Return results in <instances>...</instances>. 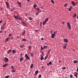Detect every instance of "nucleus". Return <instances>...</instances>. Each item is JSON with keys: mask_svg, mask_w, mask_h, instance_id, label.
<instances>
[{"mask_svg": "<svg viewBox=\"0 0 78 78\" xmlns=\"http://www.w3.org/2000/svg\"><path fill=\"white\" fill-rule=\"evenodd\" d=\"M67 25L69 30H71V26H70V23H69V22H68L67 23Z\"/></svg>", "mask_w": 78, "mask_h": 78, "instance_id": "f257e3e1", "label": "nucleus"}, {"mask_svg": "<svg viewBox=\"0 0 78 78\" xmlns=\"http://www.w3.org/2000/svg\"><path fill=\"white\" fill-rule=\"evenodd\" d=\"M71 4L73 6L76 5V2H74L73 1L72 2Z\"/></svg>", "mask_w": 78, "mask_h": 78, "instance_id": "f03ea898", "label": "nucleus"}, {"mask_svg": "<svg viewBox=\"0 0 78 78\" xmlns=\"http://www.w3.org/2000/svg\"><path fill=\"white\" fill-rule=\"evenodd\" d=\"M25 57L27 59H30V58L28 56V54H27L25 55Z\"/></svg>", "mask_w": 78, "mask_h": 78, "instance_id": "7ed1b4c3", "label": "nucleus"}, {"mask_svg": "<svg viewBox=\"0 0 78 78\" xmlns=\"http://www.w3.org/2000/svg\"><path fill=\"white\" fill-rule=\"evenodd\" d=\"M5 59H4V61H5V62H8V58H7L5 57Z\"/></svg>", "mask_w": 78, "mask_h": 78, "instance_id": "20e7f679", "label": "nucleus"}, {"mask_svg": "<svg viewBox=\"0 0 78 78\" xmlns=\"http://www.w3.org/2000/svg\"><path fill=\"white\" fill-rule=\"evenodd\" d=\"M55 35L56 34H52L51 36V38H54L55 36Z\"/></svg>", "mask_w": 78, "mask_h": 78, "instance_id": "39448f33", "label": "nucleus"}, {"mask_svg": "<svg viewBox=\"0 0 78 78\" xmlns=\"http://www.w3.org/2000/svg\"><path fill=\"white\" fill-rule=\"evenodd\" d=\"M8 64H4L2 66V67H6L8 66Z\"/></svg>", "mask_w": 78, "mask_h": 78, "instance_id": "423d86ee", "label": "nucleus"}, {"mask_svg": "<svg viewBox=\"0 0 78 78\" xmlns=\"http://www.w3.org/2000/svg\"><path fill=\"white\" fill-rule=\"evenodd\" d=\"M18 17H19V16H16V15H14V17L15 18V19H18V18H19Z\"/></svg>", "mask_w": 78, "mask_h": 78, "instance_id": "0eeeda50", "label": "nucleus"}, {"mask_svg": "<svg viewBox=\"0 0 78 78\" xmlns=\"http://www.w3.org/2000/svg\"><path fill=\"white\" fill-rule=\"evenodd\" d=\"M17 3L19 4V6H20V7H21V3H20V2L18 1H17Z\"/></svg>", "mask_w": 78, "mask_h": 78, "instance_id": "6e6552de", "label": "nucleus"}, {"mask_svg": "<svg viewBox=\"0 0 78 78\" xmlns=\"http://www.w3.org/2000/svg\"><path fill=\"white\" fill-rule=\"evenodd\" d=\"M64 41H65V42H68V39H64Z\"/></svg>", "mask_w": 78, "mask_h": 78, "instance_id": "1a4fd4ad", "label": "nucleus"}, {"mask_svg": "<svg viewBox=\"0 0 78 78\" xmlns=\"http://www.w3.org/2000/svg\"><path fill=\"white\" fill-rule=\"evenodd\" d=\"M48 18H46L45 20V22L46 23H47V22H48Z\"/></svg>", "mask_w": 78, "mask_h": 78, "instance_id": "9d476101", "label": "nucleus"}, {"mask_svg": "<svg viewBox=\"0 0 78 78\" xmlns=\"http://www.w3.org/2000/svg\"><path fill=\"white\" fill-rule=\"evenodd\" d=\"M33 6H34V8H36V7H37V5L35 4Z\"/></svg>", "mask_w": 78, "mask_h": 78, "instance_id": "9b49d317", "label": "nucleus"}, {"mask_svg": "<svg viewBox=\"0 0 78 78\" xmlns=\"http://www.w3.org/2000/svg\"><path fill=\"white\" fill-rule=\"evenodd\" d=\"M35 9H36L37 11H39L40 10V9H39V8H37Z\"/></svg>", "mask_w": 78, "mask_h": 78, "instance_id": "f8f14e48", "label": "nucleus"}, {"mask_svg": "<svg viewBox=\"0 0 78 78\" xmlns=\"http://www.w3.org/2000/svg\"><path fill=\"white\" fill-rule=\"evenodd\" d=\"M5 3L6 5L7 6H9V3L7 2H5Z\"/></svg>", "mask_w": 78, "mask_h": 78, "instance_id": "ddd939ff", "label": "nucleus"}, {"mask_svg": "<svg viewBox=\"0 0 78 78\" xmlns=\"http://www.w3.org/2000/svg\"><path fill=\"white\" fill-rule=\"evenodd\" d=\"M33 64H31L30 66V68L33 69Z\"/></svg>", "mask_w": 78, "mask_h": 78, "instance_id": "4468645a", "label": "nucleus"}, {"mask_svg": "<svg viewBox=\"0 0 78 78\" xmlns=\"http://www.w3.org/2000/svg\"><path fill=\"white\" fill-rule=\"evenodd\" d=\"M30 55L31 56H34V54L33 53H31L30 54Z\"/></svg>", "mask_w": 78, "mask_h": 78, "instance_id": "2eb2a0df", "label": "nucleus"}, {"mask_svg": "<svg viewBox=\"0 0 78 78\" xmlns=\"http://www.w3.org/2000/svg\"><path fill=\"white\" fill-rule=\"evenodd\" d=\"M73 62L74 63H75V64H76V63H77V62H78V61L76 60H74L73 61Z\"/></svg>", "mask_w": 78, "mask_h": 78, "instance_id": "dca6fc26", "label": "nucleus"}, {"mask_svg": "<svg viewBox=\"0 0 78 78\" xmlns=\"http://www.w3.org/2000/svg\"><path fill=\"white\" fill-rule=\"evenodd\" d=\"M8 39H9V38H6L5 40V42H8Z\"/></svg>", "mask_w": 78, "mask_h": 78, "instance_id": "f3484780", "label": "nucleus"}, {"mask_svg": "<svg viewBox=\"0 0 78 78\" xmlns=\"http://www.w3.org/2000/svg\"><path fill=\"white\" fill-rule=\"evenodd\" d=\"M16 71V69H13L11 71L12 72H15Z\"/></svg>", "mask_w": 78, "mask_h": 78, "instance_id": "a211bd4d", "label": "nucleus"}, {"mask_svg": "<svg viewBox=\"0 0 78 78\" xmlns=\"http://www.w3.org/2000/svg\"><path fill=\"white\" fill-rule=\"evenodd\" d=\"M48 55L47 56L44 58V60H46L47 59V58H48Z\"/></svg>", "mask_w": 78, "mask_h": 78, "instance_id": "6ab92c4d", "label": "nucleus"}, {"mask_svg": "<svg viewBox=\"0 0 78 78\" xmlns=\"http://www.w3.org/2000/svg\"><path fill=\"white\" fill-rule=\"evenodd\" d=\"M38 73V71H36L35 72V75H37V74Z\"/></svg>", "mask_w": 78, "mask_h": 78, "instance_id": "aec40b11", "label": "nucleus"}, {"mask_svg": "<svg viewBox=\"0 0 78 78\" xmlns=\"http://www.w3.org/2000/svg\"><path fill=\"white\" fill-rule=\"evenodd\" d=\"M12 53H16V51H15V50H13L12 51Z\"/></svg>", "mask_w": 78, "mask_h": 78, "instance_id": "412c9836", "label": "nucleus"}, {"mask_svg": "<svg viewBox=\"0 0 78 78\" xmlns=\"http://www.w3.org/2000/svg\"><path fill=\"white\" fill-rule=\"evenodd\" d=\"M23 57H22L21 58H20V61H23Z\"/></svg>", "mask_w": 78, "mask_h": 78, "instance_id": "4be33fe9", "label": "nucleus"}, {"mask_svg": "<svg viewBox=\"0 0 78 78\" xmlns=\"http://www.w3.org/2000/svg\"><path fill=\"white\" fill-rule=\"evenodd\" d=\"M41 60H43L44 59V57L43 56H41Z\"/></svg>", "mask_w": 78, "mask_h": 78, "instance_id": "5701e85b", "label": "nucleus"}, {"mask_svg": "<svg viewBox=\"0 0 78 78\" xmlns=\"http://www.w3.org/2000/svg\"><path fill=\"white\" fill-rule=\"evenodd\" d=\"M18 20H22V18L20 17H18Z\"/></svg>", "mask_w": 78, "mask_h": 78, "instance_id": "b1692460", "label": "nucleus"}, {"mask_svg": "<svg viewBox=\"0 0 78 78\" xmlns=\"http://www.w3.org/2000/svg\"><path fill=\"white\" fill-rule=\"evenodd\" d=\"M39 12H37L36 14V16H37V15H38V14H39Z\"/></svg>", "mask_w": 78, "mask_h": 78, "instance_id": "393cba45", "label": "nucleus"}, {"mask_svg": "<svg viewBox=\"0 0 78 78\" xmlns=\"http://www.w3.org/2000/svg\"><path fill=\"white\" fill-rule=\"evenodd\" d=\"M22 41H27V39H23Z\"/></svg>", "mask_w": 78, "mask_h": 78, "instance_id": "a878e982", "label": "nucleus"}, {"mask_svg": "<svg viewBox=\"0 0 78 78\" xmlns=\"http://www.w3.org/2000/svg\"><path fill=\"white\" fill-rule=\"evenodd\" d=\"M15 9H16L13 8V9H11V11H12L13 10H15Z\"/></svg>", "mask_w": 78, "mask_h": 78, "instance_id": "bb28decb", "label": "nucleus"}, {"mask_svg": "<svg viewBox=\"0 0 78 78\" xmlns=\"http://www.w3.org/2000/svg\"><path fill=\"white\" fill-rule=\"evenodd\" d=\"M32 48V47H31V46H29V49L31 50V48Z\"/></svg>", "mask_w": 78, "mask_h": 78, "instance_id": "cd10ccee", "label": "nucleus"}, {"mask_svg": "<svg viewBox=\"0 0 78 78\" xmlns=\"http://www.w3.org/2000/svg\"><path fill=\"white\" fill-rule=\"evenodd\" d=\"M22 23H23V24H24V25H27V24H26V23H25L24 22L22 21Z\"/></svg>", "mask_w": 78, "mask_h": 78, "instance_id": "c85d7f7f", "label": "nucleus"}, {"mask_svg": "<svg viewBox=\"0 0 78 78\" xmlns=\"http://www.w3.org/2000/svg\"><path fill=\"white\" fill-rule=\"evenodd\" d=\"M9 77V75H8V76H6L5 78H8Z\"/></svg>", "mask_w": 78, "mask_h": 78, "instance_id": "c756f323", "label": "nucleus"}, {"mask_svg": "<svg viewBox=\"0 0 78 78\" xmlns=\"http://www.w3.org/2000/svg\"><path fill=\"white\" fill-rule=\"evenodd\" d=\"M49 65H51V64H52V63L51 62H49Z\"/></svg>", "mask_w": 78, "mask_h": 78, "instance_id": "7c9ffc66", "label": "nucleus"}, {"mask_svg": "<svg viewBox=\"0 0 78 78\" xmlns=\"http://www.w3.org/2000/svg\"><path fill=\"white\" fill-rule=\"evenodd\" d=\"M51 2L52 3H53V4H54V3H55L54 2V1H53V0H51Z\"/></svg>", "mask_w": 78, "mask_h": 78, "instance_id": "2f4dec72", "label": "nucleus"}, {"mask_svg": "<svg viewBox=\"0 0 78 78\" xmlns=\"http://www.w3.org/2000/svg\"><path fill=\"white\" fill-rule=\"evenodd\" d=\"M11 68H12V70H14V66H11Z\"/></svg>", "mask_w": 78, "mask_h": 78, "instance_id": "473e14b6", "label": "nucleus"}, {"mask_svg": "<svg viewBox=\"0 0 78 78\" xmlns=\"http://www.w3.org/2000/svg\"><path fill=\"white\" fill-rule=\"evenodd\" d=\"M45 23H46V22L44 21L43 23V25H44L45 24Z\"/></svg>", "mask_w": 78, "mask_h": 78, "instance_id": "72a5a7b5", "label": "nucleus"}, {"mask_svg": "<svg viewBox=\"0 0 78 78\" xmlns=\"http://www.w3.org/2000/svg\"><path fill=\"white\" fill-rule=\"evenodd\" d=\"M29 19L30 20H33V19H32V18L31 17H29Z\"/></svg>", "mask_w": 78, "mask_h": 78, "instance_id": "f704fd0d", "label": "nucleus"}, {"mask_svg": "<svg viewBox=\"0 0 78 78\" xmlns=\"http://www.w3.org/2000/svg\"><path fill=\"white\" fill-rule=\"evenodd\" d=\"M47 48V46H44V48Z\"/></svg>", "mask_w": 78, "mask_h": 78, "instance_id": "c9c22d12", "label": "nucleus"}, {"mask_svg": "<svg viewBox=\"0 0 78 78\" xmlns=\"http://www.w3.org/2000/svg\"><path fill=\"white\" fill-rule=\"evenodd\" d=\"M44 47H42V46H41V50H44Z\"/></svg>", "mask_w": 78, "mask_h": 78, "instance_id": "e433bc0d", "label": "nucleus"}, {"mask_svg": "<svg viewBox=\"0 0 78 78\" xmlns=\"http://www.w3.org/2000/svg\"><path fill=\"white\" fill-rule=\"evenodd\" d=\"M66 69V68L65 67H63L62 68V69H63V70H65Z\"/></svg>", "mask_w": 78, "mask_h": 78, "instance_id": "4c0bfd02", "label": "nucleus"}, {"mask_svg": "<svg viewBox=\"0 0 78 78\" xmlns=\"http://www.w3.org/2000/svg\"><path fill=\"white\" fill-rule=\"evenodd\" d=\"M76 14H75L74 16H73V17H76Z\"/></svg>", "mask_w": 78, "mask_h": 78, "instance_id": "58836bf2", "label": "nucleus"}, {"mask_svg": "<svg viewBox=\"0 0 78 78\" xmlns=\"http://www.w3.org/2000/svg\"><path fill=\"white\" fill-rule=\"evenodd\" d=\"M57 33V31H55L54 32L53 34H55Z\"/></svg>", "mask_w": 78, "mask_h": 78, "instance_id": "ea45409f", "label": "nucleus"}, {"mask_svg": "<svg viewBox=\"0 0 78 78\" xmlns=\"http://www.w3.org/2000/svg\"><path fill=\"white\" fill-rule=\"evenodd\" d=\"M50 50H51L49 49L48 51V55L49 54V53H50Z\"/></svg>", "mask_w": 78, "mask_h": 78, "instance_id": "a19ab883", "label": "nucleus"}, {"mask_svg": "<svg viewBox=\"0 0 78 78\" xmlns=\"http://www.w3.org/2000/svg\"><path fill=\"white\" fill-rule=\"evenodd\" d=\"M40 27L41 28L42 27V22H41L40 23Z\"/></svg>", "mask_w": 78, "mask_h": 78, "instance_id": "79ce46f5", "label": "nucleus"}, {"mask_svg": "<svg viewBox=\"0 0 78 78\" xmlns=\"http://www.w3.org/2000/svg\"><path fill=\"white\" fill-rule=\"evenodd\" d=\"M63 48L65 49H66V46H63Z\"/></svg>", "mask_w": 78, "mask_h": 78, "instance_id": "37998d69", "label": "nucleus"}, {"mask_svg": "<svg viewBox=\"0 0 78 78\" xmlns=\"http://www.w3.org/2000/svg\"><path fill=\"white\" fill-rule=\"evenodd\" d=\"M22 33H23V34H25V30H24Z\"/></svg>", "mask_w": 78, "mask_h": 78, "instance_id": "c03bdc74", "label": "nucleus"}, {"mask_svg": "<svg viewBox=\"0 0 78 78\" xmlns=\"http://www.w3.org/2000/svg\"><path fill=\"white\" fill-rule=\"evenodd\" d=\"M67 4H66L64 5V7H66V6H67Z\"/></svg>", "mask_w": 78, "mask_h": 78, "instance_id": "a18cd8bd", "label": "nucleus"}, {"mask_svg": "<svg viewBox=\"0 0 78 78\" xmlns=\"http://www.w3.org/2000/svg\"><path fill=\"white\" fill-rule=\"evenodd\" d=\"M68 10L69 11H71V9L69 8L68 9Z\"/></svg>", "mask_w": 78, "mask_h": 78, "instance_id": "49530a36", "label": "nucleus"}, {"mask_svg": "<svg viewBox=\"0 0 78 78\" xmlns=\"http://www.w3.org/2000/svg\"><path fill=\"white\" fill-rule=\"evenodd\" d=\"M11 51H12V50H9L8 51V52H11Z\"/></svg>", "mask_w": 78, "mask_h": 78, "instance_id": "de8ad7c7", "label": "nucleus"}, {"mask_svg": "<svg viewBox=\"0 0 78 78\" xmlns=\"http://www.w3.org/2000/svg\"><path fill=\"white\" fill-rule=\"evenodd\" d=\"M74 76H76V78H77V77H78V76H77V75H74Z\"/></svg>", "mask_w": 78, "mask_h": 78, "instance_id": "09e8293b", "label": "nucleus"}, {"mask_svg": "<svg viewBox=\"0 0 78 78\" xmlns=\"http://www.w3.org/2000/svg\"><path fill=\"white\" fill-rule=\"evenodd\" d=\"M20 47V48H23V46L22 45H21Z\"/></svg>", "mask_w": 78, "mask_h": 78, "instance_id": "8fccbe9b", "label": "nucleus"}, {"mask_svg": "<svg viewBox=\"0 0 78 78\" xmlns=\"http://www.w3.org/2000/svg\"><path fill=\"white\" fill-rule=\"evenodd\" d=\"M70 77L71 78H72L73 77V76L72 75V74L70 75Z\"/></svg>", "mask_w": 78, "mask_h": 78, "instance_id": "3c124183", "label": "nucleus"}, {"mask_svg": "<svg viewBox=\"0 0 78 78\" xmlns=\"http://www.w3.org/2000/svg\"><path fill=\"white\" fill-rule=\"evenodd\" d=\"M51 34H52L53 33V30L51 31Z\"/></svg>", "mask_w": 78, "mask_h": 78, "instance_id": "603ef678", "label": "nucleus"}, {"mask_svg": "<svg viewBox=\"0 0 78 78\" xmlns=\"http://www.w3.org/2000/svg\"><path fill=\"white\" fill-rule=\"evenodd\" d=\"M11 36V34H9V37H10V36Z\"/></svg>", "mask_w": 78, "mask_h": 78, "instance_id": "864d4df0", "label": "nucleus"}, {"mask_svg": "<svg viewBox=\"0 0 78 78\" xmlns=\"http://www.w3.org/2000/svg\"><path fill=\"white\" fill-rule=\"evenodd\" d=\"M70 8V9H73V7H72V6H71L70 7V8Z\"/></svg>", "mask_w": 78, "mask_h": 78, "instance_id": "5fc2aeb1", "label": "nucleus"}, {"mask_svg": "<svg viewBox=\"0 0 78 78\" xmlns=\"http://www.w3.org/2000/svg\"><path fill=\"white\" fill-rule=\"evenodd\" d=\"M41 76H42L41 75H39V78H40V77H41Z\"/></svg>", "mask_w": 78, "mask_h": 78, "instance_id": "6e6d98bb", "label": "nucleus"}, {"mask_svg": "<svg viewBox=\"0 0 78 78\" xmlns=\"http://www.w3.org/2000/svg\"><path fill=\"white\" fill-rule=\"evenodd\" d=\"M43 39H44V38L43 37H42V38H41V41H43Z\"/></svg>", "mask_w": 78, "mask_h": 78, "instance_id": "4d7b16f0", "label": "nucleus"}, {"mask_svg": "<svg viewBox=\"0 0 78 78\" xmlns=\"http://www.w3.org/2000/svg\"><path fill=\"white\" fill-rule=\"evenodd\" d=\"M41 53L43 55H44V53H43L42 52Z\"/></svg>", "mask_w": 78, "mask_h": 78, "instance_id": "13d9d810", "label": "nucleus"}, {"mask_svg": "<svg viewBox=\"0 0 78 78\" xmlns=\"http://www.w3.org/2000/svg\"><path fill=\"white\" fill-rule=\"evenodd\" d=\"M39 31V30H35V31H36V32H37V31Z\"/></svg>", "mask_w": 78, "mask_h": 78, "instance_id": "bf43d9fd", "label": "nucleus"}, {"mask_svg": "<svg viewBox=\"0 0 78 78\" xmlns=\"http://www.w3.org/2000/svg\"><path fill=\"white\" fill-rule=\"evenodd\" d=\"M5 24H6V23H4V25H3V26L4 27V26H5Z\"/></svg>", "mask_w": 78, "mask_h": 78, "instance_id": "052dcab7", "label": "nucleus"}, {"mask_svg": "<svg viewBox=\"0 0 78 78\" xmlns=\"http://www.w3.org/2000/svg\"><path fill=\"white\" fill-rule=\"evenodd\" d=\"M47 66H49V65H50L49 63H47Z\"/></svg>", "mask_w": 78, "mask_h": 78, "instance_id": "680f3d73", "label": "nucleus"}, {"mask_svg": "<svg viewBox=\"0 0 78 78\" xmlns=\"http://www.w3.org/2000/svg\"><path fill=\"white\" fill-rule=\"evenodd\" d=\"M22 36H24V34H23V33H22Z\"/></svg>", "mask_w": 78, "mask_h": 78, "instance_id": "e2e57ef3", "label": "nucleus"}, {"mask_svg": "<svg viewBox=\"0 0 78 78\" xmlns=\"http://www.w3.org/2000/svg\"><path fill=\"white\" fill-rule=\"evenodd\" d=\"M2 22V20H1L0 21V23H1Z\"/></svg>", "mask_w": 78, "mask_h": 78, "instance_id": "0e129e2a", "label": "nucleus"}, {"mask_svg": "<svg viewBox=\"0 0 78 78\" xmlns=\"http://www.w3.org/2000/svg\"><path fill=\"white\" fill-rule=\"evenodd\" d=\"M25 14V15H26V16H28V14H27V13H26Z\"/></svg>", "mask_w": 78, "mask_h": 78, "instance_id": "69168bd1", "label": "nucleus"}, {"mask_svg": "<svg viewBox=\"0 0 78 78\" xmlns=\"http://www.w3.org/2000/svg\"><path fill=\"white\" fill-rule=\"evenodd\" d=\"M17 38H18L19 39V37H19V36H17Z\"/></svg>", "mask_w": 78, "mask_h": 78, "instance_id": "338daca9", "label": "nucleus"}, {"mask_svg": "<svg viewBox=\"0 0 78 78\" xmlns=\"http://www.w3.org/2000/svg\"><path fill=\"white\" fill-rule=\"evenodd\" d=\"M77 72H78V68H77Z\"/></svg>", "mask_w": 78, "mask_h": 78, "instance_id": "774afa93", "label": "nucleus"}]
</instances>
